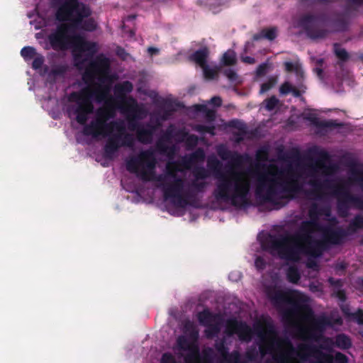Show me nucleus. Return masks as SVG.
I'll return each mask as SVG.
<instances>
[{
	"mask_svg": "<svg viewBox=\"0 0 363 363\" xmlns=\"http://www.w3.org/2000/svg\"><path fill=\"white\" fill-rule=\"evenodd\" d=\"M321 20V16L304 14L299 18L298 25L306 31V35L310 38L313 40L322 39L328 36L330 31L318 26Z\"/></svg>",
	"mask_w": 363,
	"mask_h": 363,
	"instance_id": "11",
	"label": "nucleus"
},
{
	"mask_svg": "<svg viewBox=\"0 0 363 363\" xmlns=\"http://www.w3.org/2000/svg\"><path fill=\"white\" fill-rule=\"evenodd\" d=\"M331 227H323L314 220L301 222L294 236L269 234L261 241L265 251H276L279 257L289 261H298L301 252L317 258L322 256L330 245Z\"/></svg>",
	"mask_w": 363,
	"mask_h": 363,
	"instance_id": "2",
	"label": "nucleus"
},
{
	"mask_svg": "<svg viewBox=\"0 0 363 363\" xmlns=\"http://www.w3.org/2000/svg\"><path fill=\"white\" fill-rule=\"evenodd\" d=\"M206 186V183L205 182H193L191 183V187L194 190H195L196 192H203L204 191V189Z\"/></svg>",
	"mask_w": 363,
	"mask_h": 363,
	"instance_id": "58",
	"label": "nucleus"
},
{
	"mask_svg": "<svg viewBox=\"0 0 363 363\" xmlns=\"http://www.w3.org/2000/svg\"><path fill=\"white\" fill-rule=\"evenodd\" d=\"M205 157L204 152L202 149L199 148L191 155V159L193 160H202Z\"/></svg>",
	"mask_w": 363,
	"mask_h": 363,
	"instance_id": "59",
	"label": "nucleus"
},
{
	"mask_svg": "<svg viewBox=\"0 0 363 363\" xmlns=\"http://www.w3.org/2000/svg\"><path fill=\"white\" fill-rule=\"evenodd\" d=\"M320 207L316 203H313L311 205L309 211L308 215L310 217V220H314L316 222H318V217L320 216Z\"/></svg>",
	"mask_w": 363,
	"mask_h": 363,
	"instance_id": "47",
	"label": "nucleus"
},
{
	"mask_svg": "<svg viewBox=\"0 0 363 363\" xmlns=\"http://www.w3.org/2000/svg\"><path fill=\"white\" fill-rule=\"evenodd\" d=\"M328 283L333 287V289H341L342 286V281L341 279H335L333 277L328 279Z\"/></svg>",
	"mask_w": 363,
	"mask_h": 363,
	"instance_id": "63",
	"label": "nucleus"
},
{
	"mask_svg": "<svg viewBox=\"0 0 363 363\" xmlns=\"http://www.w3.org/2000/svg\"><path fill=\"white\" fill-rule=\"evenodd\" d=\"M225 333L229 337L237 335L240 341L249 342L252 340L255 331L246 322L230 318L226 321Z\"/></svg>",
	"mask_w": 363,
	"mask_h": 363,
	"instance_id": "12",
	"label": "nucleus"
},
{
	"mask_svg": "<svg viewBox=\"0 0 363 363\" xmlns=\"http://www.w3.org/2000/svg\"><path fill=\"white\" fill-rule=\"evenodd\" d=\"M165 140L160 138L156 143V148L161 154H173L174 152V147H169L165 143Z\"/></svg>",
	"mask_w": 363,
	"mask_h": 363,
	"instance_id": "33",
	"label": "nucleus"
},
{
	"mask_svg": "<svg viewBox=\"0 0 363 363\" xmlns=\"http://www.w3.org/2000/svg\"><path fill=\"white\" fill-rule=\"evenodd\" d=\"M209 51L207 47H203L201 49L196 50L189 56V60L196 62L201 67L207 64V58Z\"/></svg>",
	"mask_w": 363,
	"mask_h": 363,
	"instance_id": "24",
	"label": "nucleus"
},
{
	"mask_svg": "<svg viewBox=\"0 0 363 363\" xmlns=\"http://www.w3.org/2000/svg\"><path fill=\"white\" fill-rule=\"evenodd\" d=\"M311 152L317 159L309 164V175L312 178L309 180L308 184L313 189L308 194L313 196L316 199H320L324 194L323 190L333 187L332 181L329 179H321L316 174L320 170H322L324 174H329L335 170V166L325 164V162L330 160V156L326 150L315 147L311 150Z\"/></svg>",
	"mask_w": 363,
	"mask_h": 363,
	"instance_id": "7",
	"label": "nucleus"
},
{
	"mask_svg": "<svg viewBox=\"0 0 363 363\" xmlns=\"http://www.w3.org/2000/svg\"><path fill=\"white\" fill-rule=\"evenodd\" d=\"M46 50H49L50 48H53L55 50H67L69 48H73V52H74V61L76 62L77 66H79L80 65L84 64L86 61V59H82L80 55L77 54V52H84L86 50H91V51H97L99 47H45Z\"/></svg>",
	"mask_w": 363,
	"mask_h": 363,
	"instance_id": "22",
	"label": "nucleus"
},
{
	"mask_svg": "<svg viewBox=\"0 0 363 363\" xmlns=\"http://www.w3.org/2000/svg\"><path fill=\"white\" fill-rule=\"evenodd\" d=\"M359 325L363 324V310L359 308L357 311L352 313L349 315Z\"/></svg>",
	"mask_w": 363,
	"mask_h": 363,
	"instance_id": "55",
	"label": "nucleus"
},
{
	"mask_svg": "<svg viewBox=\"0 0 363 363\" xmlns=\"http://www.w3.org/2000/svg\"><path fill=\"white\" fill-rule=\"evenodd\" d=\"M196 130L199 133H206L211 134V135H214L216 128L214 125H198L196 128Z\"/></svg>",
	"mask_w": 363,
	"mask_h": 363,
	"instance_id": "49",
	"label": "nucleus"
},
{
	"mask_svg": "<svg viewBox=\"0 0 363 363\" xmlns=\"http://www.w3.org/2000/svg\"><path fill=\"white\" fill-rule=\"evenodd\" d=\"M157 129L156 125L150 123L143 125L136 133L137 140L143 144H150L152 142L154 133Z\"/></svg>",
	"mask_w": 363,
	"mask_h": 363,
	"instance_id": "18",
	"label": "nucleus"
},
{
	"mask_svg": "<svg viewBox=\"0 0 363 363\" xmlns=\"http://www.w3.org/2000/svg\"><path fill=\"white\" fill-rule=\"evenodd\" d=\"M269 65L267 62L262 63L259 65L256 69V76L257 77H262L266 75L268 72Z\"/></svg>",
	"mask_w": 363,
	"mask_h": 363,
	"instance_id": "54",
	"label": "nucleus"
},
{
	"mask_svg": "<svg viewBox=\"0 0 363 363\" xmlns=\"http://www.w3.org/2000/svg\"><path fill=\"white\" fill-rule=\"evenodd\" d=\"M197 318L200 324L203 326L209 325L216 320H222L220 315L213 313L208 308H205L202 311L198 313Z\"/></svg>",
	"mask_w": 363,
	"mask_h": 363,
	"instance_id": "23",
	"label": "nucleus"
},
{
	"mask_svg": "<svg viewBox=\"0 0 363 363\" xmlns=\"http://www.w3.org/2000/svg\"><path fill=\"white\" fill-rule=\"evenodd\" d=\"M277 82L276 77H270L268 80L261 84L260 94H264L273 88Z\"/></svg>",
	"mask_w": 363,
	"mask_h": 363,
	"instance_id": "39",
	"label": "nucleus"
},
{
	"mask_svg": "<svg viewBox=\"0 0 363 363\" xmlns=\"http://www.w3.org/2000/svg\"><path fill=\"white\" fill-rule=\"evenodd\" d=\"M21 55L26 61L30 60L35 57V49L34 47H23L21 50Z\"/></svg>",
	"mask_w": 363,
	"mask_h": 363,
	"instance_id": "40",
	"label": "nucleus"
},
{
	"mask_svg": "<svg viewBox=\"0 0 363 363\" xmlns=\"http://www.w3.org/2000/svg\"><path fill=\"white\" fill-rule=\"evenodd\" d=\"M123 134L121 147H127L132 148L135 145V138L133 134L127 133L126 130L121 133Z\"/></svg>",
	"mask_w": 363,
	"mask_h": 363,
	"instance_id": "32",
	"label": "nucleus"
},
{
	"mask_svg": "<svg viewBox=\"0 0 363 363\" xmlns=\"http://www.w3.org/2000/svg\"><path fill=\"white\" fill-rule=\"evenodd\" d=\"M333 345L341 350H348L352 345V340L349 336L344 333L337 334L335 337Z\"/></svg>",
	"mask_w": 363,
	"mask_h": 363,
	"instance_id": "26",
	"label": "nucleus"
},
{
	"mask_svg": "<svg viewBox=\"0 0 363 363\" xmlns=\"http://www.w3.org/2000/svg\"><path fill=\"white\" fill-rule=\"evenodd\" d=\"M247 159V155H242L239 154L238 152H233V155L231 157H230L229 160H230L231 165L235 167H238L242 165V164Z\"/></svg>",
	"mask_w": 363,
	"mask_h": 363,
	"instance_id": "35",
	"label": "nucleus"
},
{
	"mask_svg": "<svg viewBox=\"0 0 363 363\" xmlns=\"http://www.w3.org/2000/svg\"><path fill=\"white\" fill-rule=\"evenodd\" d=\"M259 352L255 346H251L250 347L247 348L245 354V358L250 362L256 361Z\"/></svg>",
	"mask_w": 363,
	"mask_h": 363,
	"instance_id": "43",
	"label": "nucleus"
},
{
	"mask_svg": "<svg viewBox=\"0 0 363 363\" xmlns=\"http://www.w3.org/2000/svg\"><path fill=\"white\" fill-rule=\"evenodd\" d=\"M305 118L318 128H337L342 126V124L338 123L336 120H320L318 118L313 115H309Z\"/></svg>",
	"mask_w": 363,
	"mask_h": 363,
	"instance_id": "21",
	"label": "nucleus"
},
{
	"mask_svg": "<svg viewBox=\"0 0 363 363\" xmlns=\"http://www.w3.org/2000/svg\"><path fill=\"white\" fill-rule=\"evenodd\" d=\"M223 73L232 82H236L238 79L237 72L231 68L224 69Z\"/></svg>",
	"mask_w": 363,
	"mask_h": 363,
	"instance_id": "50",
	"label": "nucleus"
},
{
	"mask_svg": "<svg viewBox=\"0 0 363 363\" xmlns=\"http://www.w3.org/2000/svg\"><path fill=\"white\" fill-rule=\"evenodd\" d=\"M272 300L275 303H279L284 302L287 298V294L281 290H276L271 296Z\"/></svg>",
	"mask_w": 363,
	"mask_h": 363,
	"instance_id": "42",
	"label": "nucleus"
},
{
	"mask_svg": "<svg viewBox=\"0 0 363 363\" xmlns=\"http://www.w3.org/2000/svg\"><path fill=\"white\" fill-rule=\"evenodd\" d=\"M331 295L333 297L337 298L342 302H345L347 299L346 293L342 289H333Z\"/></svg>",
	"mask_w": 363,
	"mask_h": 363,
	"instance_id": "53",
	"label": "nucleus"
},
{
	"mask_svg": "<svg viewBox=\"0 0 363 363\" xmlns=\"http://www.w3.org/2000/svg\"><path fill=\"white\" fill-rule=\"evenodd\" d=\"M160 363H176V359L171 353L165 352L161 357Z\"/></svg>",
	"mask_w": 363,
	"mask_h": 363,
	"instance_id": "57",
	"label": "nucleus"
},
{
	"mask_svg": "<svg viewBox=\"0 0 363 363\" xmlns=\"http://www.w3.org/2000/svg\"><path fill=\"white\" fill-rule=\"evenodd\" d=\"M314 325L318 330L322 331L327 326L332 325V322L330 318L327 316H321L315 321Z\"/></svg>",
	"mask_w": 363,
	"mask_h": 363,
	"instance_id": "37",
	"label": "nucleus"
},
{
	"mask_svg": "<svg viewBox=\"0 0 363 363\" xmlns=\"http://www.w3.org/2000/svg\"><path fill=\"white\" fill-rule=\"evenodd\" d=\"M348 8L344 13H336L330 21V25L333 31H345L347 29L349 20L347 18Z\"/></svg>",
	"mask_w": 363,
	"mask_h": 363,
	"instance_id": "19",
	"label": "nucleus"
},
{
	"mask_svg": "<svg viewBox=\"0 0 363 363\" xmlns=\"http://www.w3.org/2000/svg\"><path fill=\"white\" fill-rule=\"evenodd\" d=\"M334 52L339 60L338 65L340 66H342V62L347 61L350 58V55L346 50L340 47H334Z\"/></svg>",
	"mask_w": 363,
	"mask_h": 363,
	"instance_id": "36",
	"label": "nucleus"
},
{
	"mask_svg": "<svg viewBox=\"0 0 363 363\" xmlns=\"http://www.w3.org/2000/svg\"><path fill=\"white\" fill-rule=\"evenodd\" d=\"M82 80L86 85H96V87L92 89L88 86L79 92H72L68 97V101L75 102L76 105L69 106L67 108V112L69 116L72 113L75 115L77 122L84 125L82 130L84 135L97 138L99 133L96 131L97 128L105 125L108 123V120L114 116L112 109L100 108L96 111V118L89 124H86L89 116L94 112L93 99L97 103H101L111 98V86L105 84L112 80L109 58L101 54L91 60L82 74Z\"/></svg>",
	"mask_w": 363,
	"mask_h": 363,
	"instance_id": "1",
	"label": "nucleus"
},
{
	"mask_svg": "<svg viewBox=\"0 0 363 363\" xmlns=\"http://www.w3.org/2000/svg\"><path fill=\"white\" fill-rule=\"evenodd\" d=\"M207 328L205 330V335L207 338L212 339L216 337L220 332L221 320H216L213 323L206 325Z\"/></svg>",
	"mask_w": 363,
	"mask_h": 363,
	"instance_id": "29",
	"label": "nucleus"
},
{
	"mask_svg": "<svg viewBox=\"0 0 363 363\" xmlns=\"http://www.w3.org/2000/svg\"><path fill=\"white\" fill-rule=\"evenodd\" d=\"M277 37V28L276 27L264 28L259 33L253 35V40H259L261 39H267L273 40Z\"/></svg>",
	"mask_w": 363,
	"mask_h": 363,
	"instance_id": "25",
	"label": "nucleus"
},
{
	"mask_svg": "<svg viewBox=\"0 0 363 363\" xmlns=\"http://www.w3.org/2000/svg\"><path fill=\"white\" fill-rule=\"evenodd\" d=\"M114 130L118 133L124 132L125 130V126L123 121H113L106 123L105 125L98 127L96 131L99 133V136L106 137Z\"/></svg>",
	"mask_w": 363,
	"mask_h": 363,
	"instance_id": "20",
	"label": "nucleus"
},
{
	"mask_svg": "<svg viewBox=\"0 0 363 363\" xmlns=\"http://www.w3.org/2000/svg\"><path fill=\"white\" fill-rule=\"evenodd\" d=\"M298 356L303 359L308 356L313 357L315 361L310 363H347L348 357L340 352H337L335 355L326 353L320 350V347L314 345H300Z\"/></svg>",
	"mask_w": 363,
	"mask_h": 363,
	"instance_id": "8",
	"label": "nucleus"
},
{
	"mask_svg": "<svg viewBox=\"0 0 363 363\" xmlns=\"http://www.w3.org/2000/svg\"><path fill=\"white\" fill-rule=\"evenodd\" d=\"M294 311L296 313H303L308 315H313V311L307 304L296 303L294 306Z\"/></svg>",
	"mask_w": 363,
	"mask_h": 363,
	"instance_id": "45",
	"label": "nucleus"
},
{
	"mask_svg": "<svg viewBox=\"0 0 363 363\" xmlns=\"http://www.w3.org/2000/svg\"><path fill=\"white\" fill-rule=\"evenodd\" d=\"M217 153L221 160L226 161L229 160L230 157H231L233 151L228 150L225 146L221 145L218 147Z\"/></svg>",
	"mask_w": 363,
	"mask_h": 363,
	"instance_id": "44",
	"label": "nucleus"
},
{
	"mask_svg": "<svg viewBox=\"0 0 363 363\" xmlns=\"http://www.w3.org/2000/svg\"><path fill=\"white\" fill-rule=\"evenodd\" d=\"M123 134L117 133L110 135L104 146L103 156L106 160H113L116 153L121 148Z\"/></svg>",
	"mask_w": 363,
	"mask_h": 363,
	"instance_id": "16",
	"label": "nucleus"
},
{
	"mask_svg": "<svg viewBox=\"0 0 363 363\" xmlns=\"http://www.w3.org/2000/svg\"><path fill=\"white\" fill-rule=\"evenodd\" d=\"M279 102V99L275 96H272L265 99V108L269 111H273L278 105Z\"/></svg>",
	"mask_w": 363,
	"mask_h": 363,
	"instance_id": "46",
	"label": "nucleus"
},
{
	"mask_svg": "<svg viewBox=\"0 0 363 363\" xmlns=\"http://www.w3.org/2000/svg\"><path fill=\"white\" fill-rule=\"evenodd\" d=\"M237 63V55L234 50L228 49L222 56L220 65L223 66H233Z\"/></svg>",
	"mask_w": 363,
	"mask_h": 363,
	"instance_id": "28",
	"label": "nucleus"
},
{
	"mask_svg": "<svg viewBox=\"0 0 363 363\" xmlns=\"http://www.w3.org/2000/svg\"><path fill=\"white\" fill-rule=\"evenodd\" d=\"M196 329L194 323L191 320H187L184 324V330L186 333H189L193 330Z\"/></svg>",
	"mask_w": 363,
	"mask_h": 363,
	"instance_id": "64",
	"label": "nucleus"
},
{
	"mask_svg": "<svg viewBox=\"0 0 363 363\" xmlns=\"http://www.w3.org/2000/svg\"><path fill=\"white\" fill-rule=\"evenodd\" d=\"M286 279L292 284H297L301 279V274L296 266H290L286 270Z\"/></svg>",
	"mask_w": 363,
	"mask_h": 363,
	"instance_id": "30",
	"label": "nucleus"
},
{
	"mask_svg": "<svg viewBox=\"0 0 363 363\" xmlns=\"http://www.w3.org/2000/svg\"><path fill=\"white\" fill-rule=\"evenodd\" d=\"M337 198V211L339 216L346 218L352 207L358 209L362 208L361 197L351 194L344 186H337L334 191Z\"/></svg>",
	"mask_w": 363,
	"mask_h": 363,
	"instance_id": "9",
	"label": "nucleus"
},
{
	"mask_svg": "<svg viewBox=\"0 0 363 363\" xmlns=\"http://www.w3.org/2000/svg\"><path fill=\"white\" fill-rule=\"evenodd\" d=\"M91 10L79 0H65L56 9L55 18L59 22L55 31L48 35L50 45H98L88 42L84 35L76 30L94 31L97 23L91 18Z\"/></svg>",
	"mask_w": 363,
	"mask_h": 363,
	"instance_id": "3",
	"label": "nucleus"
},
{
	"mask_svg": "<svg viewBox=\"0 0 363 363\" xmlns=\"http://www.w3.org/2000/svg\"><path fill=\"white\" fill-rule=\"evenodd\" d=\"M199 143V138L197 135L191 134L189 135L186 139V145L189 150L194 148Z\"/></svg>",
	"mask_w": 363,
	"mask_h": 363,
	"instance_id": "48",
	"label": "nucleus"
},
{
	"mask_svg": "<svg viewBox=\"0 0 363 363\" xmlns=\"http://www.w3.org/2000/svg\"><path fill=\"white\" fill-rule=\"evenodd\" d=\"M172 137L173 125H170L160 138L165 140L166 142H169L172 140Z\"/></svg>",
	"mask_w": 363,
	"mask_h": 363,
	"instance_id": "61",
	"label": "nucleus"
},
{
	"mask_svg": "<svg viewBox=\"0 0 363 363\" xmlns=\"http://www.w3.org/2000/svg\"><path fill=\"white\" fill-rule=\"evenodd\" d=\"M216 178L218 181L213 191L216 200L230 202L234 206L249 205L250 183L242 173L231 167L226 173L218 172Z\"/></svg>",
	"mask_w": 363,
	"mask_h": 363,
	"instance_id": "5",
	"label": "nucleus"
},
{
	"mask_svg": "<svg viewBox=\"0 0 363 363\" xmlns=\"http://www.w3.org/2000/svg\"><path fill=\"white\" fill-rule=\"evenodd\" d=\"M227 363H238L240 362V354L238 351L234 350L228 354L227 359H224Z\"/></svg>",
	"mask_w": 363,
	"mask_h": 363,
	"instance_id": "52",
	"label": "nucleus"
},
{
	"mask_svg": "<svg viewBox=\"0 0 363 363\" xmlns=\"http://www.w3.org/2000/svg\"><path fill=\"white\" fill-rule=\"evenodd\" d=\"M44 62V58L43 56H38L34 58L33 63H32V67L34 69H38L42 67Z\"/></svg>",
	"mask_w": 363,
	"mask_h": 363,
	"instance_id": "60",
	"label": "nucleus"
},
{
	"mask_svg": "<svg viewBox=\"0 0 363 363\" xmlns=\"http://www.w3.org/2000/svg\"><path fill=\"white\" fill-rule=\"evenodd\" d=\"M288 345V350L286 352L281 351L279 353H274L272 354V359H267L265 363H294L291 359L292 355L296 354L298 355V352L299 350L296 351L295 347L292 345V344L289 342H286Z\"/></svg>",
	"mask_w": 363,
	"mask_h": 363,
	"instance_id": "17",
	"label": "nucleus"
},
{
	"mask_svg": "<svg viewBox=\"0 0 363 363\" xmlns=\"http://www.w3.org/2000/svg\"><path fill=\"white\" fill-rule=\"evenodd\" d=\"M133 89V84L129 81H124L115 86L114 93L118 97L123 98L126 94L130 93Z\"/></svg>",
	"mask_w": 363,
	"mask_h": 363,
	"instance_id": "27",
	"label": "nucleus"
},
{
	"mask_svg": "<svg viewBox=\"0 0 363 363\" xmlns=\"http://www.w3.org/2000/svg\"><path fill=\"white\" fill-rule=\"evenodd\" d=\"M215 347L223 359H227L229 352L228 348L225 345V340L224 339L216 342Z\"/></svg>",
	"mask_w": 363,
	"mask_h": 363,
	"instance_id": "38",
	"label": "nucleus"
},
{
	"mask_svg": "<svg viewBox=\"0 0 363 363\" xmlns=\"http://www.w3.org/2000/svg\"><path fill=\"white\" fill-rule=\"evenodd\" d=\"M360 229H363V216L359 214L354 217L346 229L341 227H338L336 229L331 228L330 238L333 240V245H341L346 237Z\"/></svg>",
	"mask_w": 363,
	"mask_h": 363,
	"instance_id": "13",
	"label": "nucleus"
},
{
	"mask_svg": "<svg viewBox=\"0 0 363 363\" xmlns=\"http://www.w3.org/2000/svg\"><path fill=\"white\" fill-rule=\"evenodd\" d=\"M323 64V59L320 58L316 61L317 67L313 69V71L316 73L319 79H323V70L322 65Z\"/></svg>",
	"mask_w": 363,
	"mask_h": 363,
	"instance_id": "56",
	"label": "nucleus"
},
{
	"mask_svg": "<svg viewBox=\"0 0 363 363\" xmlns=\"http://www.w3.org/2000/svg\"><path fill=\"white\" fill-rule=\"evenodd\" d=\"M291 90H292V86L287 82L282 84L279 88L280 93L284 95L288 94L289 92L291 91Z\"/></svg>",
	"mask_w": 363,
	"mask_h": 363,
	"instance_id": "62",
	"label": "nucleus"
},
{
	"mask_svg": "<svg viewBox=\"0 0 363 363\" xmlns=\"http://www.w3.org/2000/svg\"><path fill=\"white\" fill-rule=\"evenodd\" d=\"M177 346L182 351H187L190 350V342L184 335H180L177 337Z\"/></svg>",
	"mask_w": 363,
	"mask_h": 363,
	"instance_id": "41",
	"label": "nucleus"
},
{
	"mask_svg": "<svg viewBox=\"0 0 363 363\" xmlns=\"http://www.w3.org/2000/svg\"><path fill=\"white\" fill-rule=\"evenodd\" d=\"M301 190V186L296 180L280 183L276 179L263 174L257 179L255 196L261 204L270 203L279 209L284 206L280 192L298 193Z\"/></svg>",
	"mask_w": 363,
	"mask_h": 363,
	"instance_id": "6",
	"label": "nucleus"
},
{
	"mask_svg": "<svg viewBox=\"0 0 363 363\" xmlns=\"http://www.w3.org/2000/svg\"><path fill=\"white\" fill-rule=\"evenodd\" d=\"M129 101L131 104L129 105L128 109L130 116L128 118V127L130 130L137 133L138 130L143 125V124L138 123L137 119L143 118L142 115L145 114V111L138 106L137 101L133 98L130 97Z\"/></svg>",
	"mask_w": 363,
	"mask_h": 363,
	"instance_id": "15",
	"label": "nucleus"
},
{
	"mask_svg": "<svg viewBox=\"0 0 363 363\" xmlns=\"http://www.w3.org/2000/svg\"><path fill=\"white\" fill-rule=\"evenodd\" d=\"M156 159L150 150L141 151L137 156L126 160V169L135 174L143 182H156L157 187L162 190L163 196H170L172 193L184 186V180L177 175L179 169L175 163H169L166 173L156 174Z\"/></svg>",
	"mask_w": 363,
	"mask_h": 363,
	"instance_id": "4",
	"label": "nucleus"
},
{
	"mask_svg": "<svg viewBox=\"0 0 363 363\" xmlns=\"http://www.w3.org/2000/svg\"><path fill=\"white\" fill-rule=\"evenodd\" d=\"M201 68L203 69L204 77L209 80L215 79L219 72V68L217 66L210 67L207 64Z\"/></svg>",
	"mask_w": 363,
	"mask_h": 363,
	"instance_id": "31",
	"label": "nucleus"
},
{
	"mask_svg": "<svg viewBox=\"0 0 363 363\" xmlns=\"http://www.w3.org/2000/svg\"><path fill=\"white\" fill-rule=\"evenodd\" d=\"M194 175L196 179H204L208 177L207 170L203 167L196 168Z\"/></svg>",
	"mask_w": 363,
	"mask_h": 363,
	"instance_id": "51",
	"label": "nucleus"
},
{
	"mask_svg": "<svg viewBox=\"0 0 363 363\" xmlns=\"http://www.w3.org/2000/svg\"><path fill=\"white\" fill-rule=\"evenodd\" d=\"M230 126L238 130L237 135H245L247 133V127L246 123L239 120H233L230 122Z\"/></svg>",
	"mask_w": 363,
	"mask_h": 363,
	"instance_id": "34",
	"label": "nucleus"
},
{
	"mask_svg": "<svg viewBox=\"0 0 363 363\" xmlns=\"http://www.w3.org/2000/svg\"><path fill=\"white\" fill-rule=\"evenodd\" d=\"M255 335L259 339V353L262 357L267 354H274V340H269V336L275 335L276 331L274 325L271 322L265 321L264 323H257L255 325Z\"/></svg>",
	"mask_w": 363,
	"mask_h": 363,
	"instance_id": "10",
	"label": "nucleus"
},
{
	"mask_svg": "<svg viewBox=\"0 0 363 363\" xmlns=\"http://www.w3.org/2000/svg\"><path fill=\"white\" fill-rule=\"evenodd\" d=\"M184 188L180 190L172 193L173 196L164 197L165 201H170L171 203L177 208H186L187 206H194V203L196 201V195L194 189H190L182 194Z\"/></svg>",
	"mask_w": 363,
	"mask_h": 363,
	"instance_id": "14",
	"label": "nucleus"
}]
</instances>
